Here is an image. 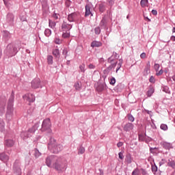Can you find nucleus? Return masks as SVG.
Returning <instances> with one entry per match:
<instances>
[{
  "label": "nucleus",
  "mask_w": 175,
  "mask_h": 175,
  "mask_svg": "<svg viewBox=\"0 0 175 175\" xmlns=\"http://www.w3.org/2000/svg\"><path fill=\"white\" fill-rule=\"evenodd\" d=\"M106 10V7L104 5L103 3L99 4V11L101 12V13H103Z\"/></svg>",
  "instance_id": "nucleus-38"
},
{
  "label": "nucleus",
  "mask_w": 175,
  "mask_h": 175,
  "mask_svg": "<svg viewBox=\"0 0 175 175\" xmlns=\"http://www.w3.org/2000/svg\"><path fill=\"white\" fill-rule=\"evenodd\" d=\"M107 2L109 3V6H113V5H114V0H107Z\"/></svg>",
  "instance_id": "nucleus-61"
},
{
  "label": "nucleus",
  "mask_w": 175,
  "mask_h": 175,
  "mask_svg": "<svg viewBox=\"0 0 175 175\" xmlns=\"http://www.w3.org/2000/svg\"><path fill=\"white\" fill-rule=\"evenodd\" d=\"M132 161H133V157H132L131 153L127 154L125 157L126 163H127V165H131V163H132Z\"/></svg>",
  "instance_id": "nucleus-18"
},
{
  "label": "nucleus",
  "mask_w": 175,
  "mask_h": 175,
  "mask_svg": "<svg viewBox=\"0 0 175 175\" xmlns=\"http://www.w3.org/2000/svg\"><path fill=\"white\" fill-rule=\"evenodd\" d=\"M118 155L120 159H124V154L122 152H119Z\"/></svg>",
  "instance_id": "nucleus-63"
},
{
  "label": "nucleus",
  "mask_w": 175,
  "mask_h": 175,
  "mask_svg": "<svg viewBox=\"0 0 175 175\" xmlns=\"http://www.w3.org/2000/svg\"><path fill=\"white\" fill-rule=\"evenodd\" d=\"M154 70L156 72H158L159 70V68H161V66L159 65V64L155 63L154 66Z\"/></svg>",
  "instance_id": "nucleus-51"
},
{
  "label": "nucleus",
  "mask_w": 175,
  "mask_h": 175,
  "mask_svg": "<svg viewBox=\"0 0 175 175\" xmlns=\"http://www.w3.org/2000/svg\"><path fill=\"white\" fill-rule=\"evenodd\" d=\"M4 144L6 147H13L14 146V141L13 139H6Z\"/></svg>",
  "instance_id": "nucleus-22"
},
{
  "label": "nucleus",
  "mask_w": 175,
  "mask_h": 175,
  "mask_svg": "<svg viewBox=\"0 0 175 175\" xmlns=\"http://www.w3.org/2000/svg\"><path fill=\"white\" fill-rule=\"evenodd\" d=\"M149 81L150 83H155V77H154V76H151L149 79Z\"/></svg>",
  "instance_id": "nucleus-59"
},
{
  "label": "nucleus",
  "mask_w": 175,
  "mask_h": 175,
  "mask_svg": "<svg viewBox=\"0 0 175 175\" xmlns=\"http://www.w3.org/2000/svg\"><path fill=\"white\" fill-rule=\"evenodd\" d=\"M94 33H96V35H99L100 33V27H95Z\"/></svg>",
  "instance_id": "nucleus-49"
},
{
  "label": "nucleus",
  "mask_w": 175,
  "mask_h": 175,
  "mask_svg": "<svg viewBox=\"0 0 175 175\" xmlns=\"http://www.w3.org/2000/svg\"><path fill=\"white\" fill-rule=\"evenodd\" d=\"M84 152H85V148L83 146H80L78 149V154L82 155V154H84Z\"/></svg>",
  "instance_id": "nucleus-33"
},
{
  "label": "nucleus",
  "mask_w": 175,
  "mask_h": 175,
  "mask_svg": "<svg viewBox=\"0 0 175 175\" xmlns=\"http://www.w3.org/2000/svg\"><path fill=\"white\" fill-rule=\"evenodd\" d=\"M89 69H95L96 66L93 64H90L88 65Z\"/></svg>",
  "instance_id": "nucleus-62"
},
{
  "label": "nucleus",
  "mask_w": 175,
  "mask_h": 175,
  "mask_svg": "<svg viewBox=\"0 0 175 175\" xmlns=\"http://www.w3.org/2000/svg\"><path fill=\"white\" fill-rule=\"evenodd\" d=\"M31 87L34 90H36L38 88H42V85H40V79H33L31 81Z\"/></svg>",
  "instance_id": "nucleus-12"
},
{
  "label": "nucleus",
  "mask_w": 175,
  "mask_h": 175,
  "mask_svg": "<svg viewBox=\"0 0 175 175\" xmlns=\"http://www.w3.org/2000/svg\"><path fill=\"white\" fill-rule=\"evenodd\" d=\"M116 66H117V62L111 63V65L107 68V70H111V69L116 68Z\"/></svg>",
  "instance_id": "nucleus-39"
},
{
  "label": "nucleus",
  "mask_w": 175,
  "mask_h": 175,
  "mask_svg": "<svg viewBox=\"0 0 175 175\" xmlns=\"http://www.w3.org/2000/svg\"><path fill=\"white\" fill-rule=\"evenodd\" d=\"M99 27L100 28H103V29H106V28H107V22L106 21V18L103 17L102 20L99 23Z\"/></svg>",
  "instance_id": "nucleus-16"
},
{
  "label": "nucleus",
  "mask_w": 175,
  "mask_h": 175,
  "mask_svg": "<svg viewBox=\"0 0 175 175\" xmlns=\"http://www.w3.org/2000/svg\"><path fill=\"white\" fill-rule=\"evenodd\" d=\"M48 149L51 152H53V154H58L64 150V146L61 144H58L57 143V140L51 137L50 138V142L48 144Z\"/></svg>",
  "instance_id": "nucleus-3"
},
{
  "label": "nucleus",
  "mask_w": 175,
  "mask_h": 175,
  "mask_svg": "<svg viewBox=\"0 0 175 175\" xmlns=\"http://www.w3.org/2000/svg\"><path fill=\"white\" fill-rule=\"evenodd\" d=\"M59 157L55 155H50L46 158L45 163L48 167H54V163L57 162Z\"/></svg>",
  "instance_id": "nucleus-6"
},
{
  "label": "nucleus",
  "mask_w": 175,
  "mask_h": 175,
  "mask_svg": "<svg viewBox=\"0 0 175 175\" xmlns=\"http://www.w3.org/2000/svg\"><path fill=\"white\" fill-rule=\"evenodd\" d=\"M54 42L56 44H61V43H62V42L59 38H55Z\"/></svg>",
  "instance_id": "nucleus-52"
},
{
  "label": "nucleus",
  "mask_w": 175,
  "mask_h": 175,
  "mask_svg": "<svg viewBox=\"0 0 175 175\" xmlns=\"http://www.w3.org/2000/svg\"><path fill=\"white\" fill-rule=\"evenodd\" d=\"M123 62H124V60H122V59H119V63L118 64V67L116 68V73H118V70L121 69Z\"/></svg>",
  "instance_id": "nucleus-28"
},
{
  "label": "nucleus",
  "mask_w": 175,
  "mask_h": 175,
  "mask_svg": "<svg viewBox=\"0 0 175 175\" xmlns=\"http://www.w3.org/2000/svg\"><path fill=\"white\" fill-rule=\"evenodd\" d=\"M140 174V170H139V168H135L133 172H132V175H139Z\"/></svg>",
  "instance_id": "nucleus-44"
},
{
  "label": "nucleus",
  "mask_w": 175,
  "mask_h": 175,
  "mask_svg": "<svg viewBox=\"0 0 175 175\" xmlns=\"http://www.w3.org/2000/svg\"><path fill=\"white\" fill-rule=\"evenodd\" d=\"M58 173H64L68 169V161L64 157L57 158L56 163L53 164V168Z\"/></svg>",
  "instance_id": "nucleus-1"
},
{
  "label": "nucleus",
  "mask_w": 175,
  "mask_h": 175,
  "mask_svg": "<svg viewBox=\"0 0 175 175\" xmlns=\"http://www.w3.org/2000/svg\"><path fill=\"white\" fill-rule=\"evenodd\" d=\"M152 94H154V88H150L147 92L148 96H152Z\"/></svg>",
  "instance_id": "nucleus-47"
},
{
  "label": "nucleus",
  "mask_w": 175,
  "mask_h": 175,
  "mask_svg": "<svg viewBox=\"0 0 175 175\" xmlns=\"http://www.w3.org/2000/svg\"><path fill=\"white\" fill-rule=\"evenodd\" d=\"M3 131H5V122L0 118V132H3Z\"/></svg>",
  "instance_id": "nucleus-29"
},
{
  "label": "nucleus",
  "mask_w": 175,
  "mask_h": 175,
  "mask_svg": "<svg viewBox=\"0 0 175 175\" xmlns=\"http://www.w3.org/2000/svg\"><path fill=\"white\" fill-rule=\"evenodd\" d=\"M0 160L3 161V162H8V161H9V156L5 152L0 153Z\"/></svg>",
  "instance_id": "nucleus-21"
},
{
  "label": "nucleus",
  "mask_w": 175,
  "mask_h": 175,
  "mask_svg": "<svg viewBox=\"0 0 175 175\" xmlns=\"http://www.w3.org/2000/svg\"><path fill=\"white\" fill-rule=\"evenodd\" d=\"M17 53H18V50L14 44H9L4 51V54L9 57H14Z\"/></svg>",
  "instance_id": "nucleus-5"
},
{
  "label": "nucleus",
  "mask_w": 175,
  "mask_h": 175,
  "mask_svg": "<svg viewBox=\"0 0 175 175\" xmlns=\"http://www.w3.org/2000/svg\"><path fill=\"white\" fill-rule=\"evenodd\" d=\"M85 17H88L90 16H94V14H92V8H91V5H90L89 4L86 5L85 7Z\"/></svg>",
  "instance_id": "nucleus-13"
},
{
  "label": "nucleus",
  "mask_w": 175,
  "mask_h": 175,
  "mask_svg": "<svg viewBox=\"0 0 175 175\" xmlns=\"http://www.w3.org/2000/svg\"><path fill=\"white\" fill-rule=\"evenodd\" d=\"M162 90L165 94H170V89L167 86H163Z\"/></svg>",
  "instance_id": "nucleus-40"
},
{
  "label": "nucleus",
  "mask_w": 175,
  "mask_h": 175,
  "mask_svg": "<svg viewBox=\"0 0 175 175\" xmlns=\"http://www.w3.org/2000/svg\"><path fill=\"white\" fill-rule=\"evenodd\" d=\"M127 118L131 122H133V121H135V118L133 117V116H132V114H129L127 116Z\"/></svg>",
  "instance_id": "nucleus-46"
},
{
  "label": "nucleus",
  "mask_w": 175,
  "mask_h": 175,
  "mask_svg": "<svg viewBox=\"0 0 175 175\" xmlns=\"http://www.w3.org/2000/svg\"><path fill=\"white\" fill-rule=\"evenodd\" d=\"M107 85H106V83H98L97 86L96 87V91L98 92H102L103 91H105V90H107Z\"/></svg>",
  "instance_id": "nucleus-11"
},
{
  "label": "nucleus",
  "mask_w": 175,
  "mask_h": 175,
  "mask_svg": "<svg viewBox=\"0 0 175 175\" xmlns=\"http://www.w3.org/2000/svg\"><path fill=\"white\" fill-rule=\"evenodd\" d=\"M53 55H48L47 56V62L49 64V65H53Z\"/></svg>",
  "instance_id": "nucleus-31"
},
{
  "label": "nucleus",
  "mask_w": 175,
  "mask_h": 175,
  "mask_svg": "<svg viewBox=\"0 0 175 175\" xmlns=\"http://www.w3.org/2000/svg\"><path fill=\"white\" fill-rule=\"evenodd\" d=\"M79 69L82 73H84L85 72V64H82L79 66Z\"/></svg>",
  "instance_id": "nucleus-48"
},
{
  "label": "nucleus",
  "mask_w": 175,
  "mask_h": 175,
  "mask_svg": "<svg viewBox=\"0 0 175 175\" xmlns=\"http://www.w3.org/2000/svg\"><path fill=\"white\" fill-rule=\"evenodd\" d=\"M6 106V101L3 100H0V113L3 114L5 113V107Z\"/></svg>",
  "instance_id": "nucleus-17"
},
{
  "label": "nucleus",
  "mask_w": 175,
  "mask_h": 175,
  "mask_svg": "<svg viewBox=\"0 0 175 175\" xmlns=\"http://www.w3.org/2000/svg\"><path fill=\"white\" fill-rule=\"evenodd\" d=\"M111 57H113V58H114V59H117L118 58L120 57V56H118V54H117V53L113 52Z\"/></svg>",
  "instance_id": "nucleus-57"
},
{
  "label": "nucleus",
  "mask_w": 175,
  "mask_h": 175,
  "mask_svg": "<svg viewBox=\"0 0 175 175\" xmlns=\"http://www.w3.org/2000/svg\"><path fill=\"white\" fill-rule=\"evenodd\" d=\"M51 121L50 118H46L43 120L41 127L42 132H51Z\"/></svg>",
  "instance_id": "nucleus-7"
},
{
  "label": "nucleus",
  "mask_w": 175,
  "mask_h": 175,
  "mask_svg": "<svg viewBox=\"0 0 175 175\" xmlns=\"http://www.w3.org/2000/svg\"><path fill=\"white\" fill-rule=\"evenodd\" d=\"M3 38L5 40V42H8V40H9V39H10V33H9L8 31H5L3 33Z\"/></svg>",
  "instance_id": "nucleus-26"
},
{
  "label": "nucleus",
  "mask_w": 175,
  "mask_h": 175,
  "mask_svg": "<svg viewBox=\"0 0 175 175\" xmlns=\"http://www.w3.org/2000/svg\"><path fill=\"white\" fill-rule=\"evenodd\" d=\"M102 43L99 41H92L91 43V47H101Z\"/></svg>",
  "instance_id": "nucleus-24"
},
{
  "label": "nucleus",
  "mask_w": 175,
  "mask_h": 175,
  "mask_svg": "<svg viewBox=\"0 0 175 175\" xmlns=\"http://www.w3.org/2000/svg\"><path fill=\"white\" fill-rule=\"evenodd\" d=\"M160 129L164 131H167V129H169V128L167 127V124H161L160 126Z\"/></svg>",
  "instance_id": "nucleus-37"
},
{
  "label": "nucleus",
  "mask_w": 175,
  "mask_h": 175,
  "mask_svg": "<svg viewBox=\"0 0 175 175\" xmlns=\"http://www.w3.org/2000/svg\"><path fill=\"white\" fill-rule=\"evenodd\" d=\"M140 5L142 8H148V0H141Z\"/></svg>",
  "instance_id": "nucleus-27"
},
{
  "label": "nucleus",
  "mask_w": 175,
  "mask_h": 175,
  "mask_svg": "<svg viewBox=\"0 0 175 175\" xmlns=\"http://www.w3.org/2000/svg\"><path fill=\"white\" fill-rule=\"evenodd\" d=\"M14 170L17 173V174H21V169L20 167H16V166H14Z\"/></svg>",
  "instance_id": "nucleus-50"
},
{
  "label": "nucleus",
  "mask_w": 175,
  "mask_h": 175,
  "mask_svg": "<svg viewBox=\"0 0 175 175\" xmlns=\"http://www.w3.org/2000/svg\"><path fill=\"white\" fill-rule=\"evenodd\" d=\"M151 170L154 174H155L158 172V167L154 164L152 165Z\"/></svg>",
  "instance_id": "nucleus-36"
},
{
  "label": "nucleus",
  "mask_w": 175,
  "mask_h": 175,
  "mask_svg": "<svg viewBox=\"0 0 175 175\" xmlns=\"http://www.w3.org/2000/svg\"><path fill=\"white\" fill-rule=\"evenodd\" d=\"M133 124L129 122L124 126L123 129L125 132H131L133 129Z\"/></svg>",
  "instance_id": "nucleus-15"
},
{
  "label": "nucleus",
  "mask_w": 175,
  "mask_h": 175,
  "mask_svg": "<svg viewBox=\"0 0 175 175\" xmlns=\"http://www.w3.org/2000/svg\"><path fill=\"white\" fill-rule=\"evenodd\" d=\"M111 85H114L116 84V78L112 77L109 81Z\"/></svg>",
  "instance_id": "nucleus-56"
},
{
  "label": "nucleus",
  "mask_w": 175,
  "mask_h": 175,
  "mask_svg": "<svg viewBox=\"0 0 175 175\" xmlns=\"http://www.w3.org/2000/svg\"><path fill=\"white\" fill-rule=\"evenodd\" d=\"M52 17L53 18H54L55 20H58L59 17V14H57V13H53L52 14Z\"/></svg>",
  "instance_id": "nucleus-55"
},
{
  "label": "nucleus",
  "mask_w": 175,
  "mask_h": 175,
  "mask_svg": "<svg viewBox=\"0 0 175 175\" xmlns=\"http://www.w3.org/2000/svg\"><path fill=\"white\" fill-rule=\"evenodd\" d=\"M52 54L53 55H54V57H55V58H57V59H59V57L61 55V54L59 53V49H53Z\"/></svg>",
  "instance_id": "nucleus-23"
},
{
  "label": "nucleus",
  "mask_w": 175,
  "mask_h": 175,
  "mask_svg": "<svg viewBox=\"0 0 175 175\" xmlns=\"http://www.w3.org/2000/svg\"><path fill=\"white\" fill-rule=\"evenodd\" d=\"M34 151V156L36 157V158H39V157L42 155V153H40V152H39L38 149H35Z\"/></svg>",
  "instance_id": "nucleus-43"
},
{
  "label": "nucleus",
  "mask_w": 175,
  "mask_h": 175,
  "mask_svg": "<svg viewBox=\"0 0 175 175\" xmlns=\"http://www.w3.org/2000/svg\"><path fill=\"white\" fill-rule=\"evenodd\" d=\"M115 59H114L113 57V56H111L110 57L108 58L107 62H108V64H113L112 62H113Z\"/></svg>",
  "instance_id": "nucleus-53"
},
{
  "label": "nucleus",
  "mask_w": 175,
  "mask_h": 175,
  "mask_svg": "<svg viewBox=\"0 0 175 175\" xmlns=\"http://www.w3.org/2000/svg\"><path fill=\"white\" fill-rule=\"evenodd\" d=\"M67 19L69 23H76L79 21V14L77 12H72L68 15Z\"/></svg>",
  "instance_id": "nucleus-9"
},
{
  "label": "nucleus",
  "mask_w": 175,
  "mask_h": 175,
  "mask_svg": "<svg viewBox=\"0 0 175 175\" xmlns=\"http://www.w3.org/2000/svg\"><path fill=\"white\" fill-rule=\"evenodd\" d=\"M140 58H142V59H144V58H146V53H142L140 55Z\"/></svg>",
  "instance_id": "nucleus-64"
},
{
  "label": "nucleus",
  "mask_w": 175,
  "mask_h": 175,
  "mask_svg": "<svg viewBox=\"0 0 175 175\" xmlns=\"http://www.w3.org/2000/svg\"><path fill=\"white\" fill-rule=\"evenodd\" d=\"M74 87L77 91H80L81 90V83L79 82H77L75 83Z\"/></svg>",
  "instance_id": "nucleus-32"
},
{
  "label": "nucleus",
  "mask_w": 175,
  "mask_h": 175,
  "mask_svg": "<svg viewBox=\"0 0 175 175\" xmlns=\"http://www.w3.org/2000/svg\"><path fill=\"white\" fill-rule=\"evenodd\" d=\"M24 99H26L28 102L32 103L35 100V96L33 94H27V95H25L23 96Z\"/></svg>",
  "instance_id": "nucleus-14"
},
{
  "label": "nucleus",
  "mask_w": 175,
  "mask_h": 175,
  "mask_svg": "<svg viewBox=\"0 0 175 175\" xmlns=\"http://www.w3.org/2000/svg\"><path fill=\"white\" fill-rule=\"evenodd\" d=\"M115 88H116V90L118 91V92H121V91H122V88H124V85L120 83Z\"/></svg>",
  "instance_id": "nucleus-34"
},
{
  "label": "nucleus",
  "mask_w": 175,
  "mask_h": 175,
  "mask_svg": "<svg viewBox=\"0 0 175 175\" xmlns=\"http://www.w3.org/2000/svg\"><path fill=\"white\" fill-rule=\"evenodd\" d=\"M162 146L165 150H171V148H173V144L170 142H163Z\"/></svg>",
  "instance_id": "nucleus-19"
},
{
  "label": "nucleus",
  "mask_w": 175,
  "mask_h": 175,
  "mask_svg": "<svg viewBox=\"0 0 175 175\" xmlns=\"http://www.w3.org/2000/svg\"><path fill=\"white\" fill-rule=\"evenodd\" d=\"M44 35L47 38H49V36H51V29H46L45 31H44Z\"/></svg>",
  "instance_id": "nucleus-35"
},
{
  "label": "nucleus",
  "mask_w": 175,
  "mask_h": 175,
  "mask_svg": "<svg viewBox=\"0 0 175 175\" xmlns=\"http://www.w3.org/2000/svg\"><path fill=\"white\" fill-rule=\"evenodd\" d=\"M68 51H69V49H68V48H66V47L64 48L62 54H63V55L65 56V58H66V57H68Z\"/></svg>",
  "instance_id": "nucleus-41"
},
{
  "label": "nucleus",
  "mask_w": 175,
  "mask_h": 175,
  "mask_svg": "<svg viewBox=\"0 0 175 175\" xmlns=\"http://www.w3.org/2000/svg\"><path fill=\"white\" fill-rule=\"evenodd\" d=\"M141 172L142 175H148V172L144 168H141Z\"/></svg>",
  "instance_id": "nucleus-54"
},
{
  "label": "nucleus",
  "mask_w": 175,
  "mask_h": 175,
  "mask_svg": "<svg viewBox=\"0 0 175 175\" xmlns=\"http://www.w3.org/2000/svg\"><path fill=\"white\" fill-rule=\"evenodd\" d=\"M49 25L50 28L54 29V28H55L56 23L53 21L49 19Z\"/></svg>",
  "instance_id": "nucleus-30"
},
{
  "label": "nucleus",
  "mask_w": 175,
  "mask_h": 175,
  "mask_svg": "<svg viewBox=\"0 0 175 175\" xmlns=\"http://www.w3.org/2000/svg\"><path fill=\"white\" fill-rule=\"evenodd\" d=\"M72 28H73V25L68 23V21H63L62 24V32H69Z\"/></svg>",
  "instance_id": "nucleus-8"
},
{
  "label": "nucleus",
  "mask_w": 175,
  "mask_h": 175,
  "mask_svg": "<svg viewBox=\"0 0 175 175\" xmlns=\"http://www.w3.org/2000/svg\"><path fill=\"white\" fill-rule=\"evenodd\" d=\"M5 21L8 25H14V14H13L12 12L8 13L6 15Z\"/></svg>",
  "instance_id": "nucleus-10"
},
{
  "label": "nucleus",
  "mask_w": 175,
  "mask_h": 175,
  "mask_svg": "<svg viewBox=\"0 0 175 175\" xmlns=\"http://www.w3.org/2000/svg\"><path fill=\"white\" fill-rule=\"evenodd\" d=\"M150 68L151 65H150V62H148L144 70V73L146 75V76H147L150 72Z\"/></svg>",
  "instance_id": "nucleus-20"
},
{
  "label": "nucleus",
  "mask_w": 175,
  "mask_h": 175,
  "mask_svg": "<svg viewBox=\"0 0 175 175\" xmlns=\"http://www.w3.org/2000/svg\"><path fill=\"white\" fill-rule=\"evenodd\" d=\"M139 142H144V140H145V137H144V135H139Z\"/></svg>",
  "instance_id": "nucleus-58"
},
{
  "label": "nucleus",
  "mask_w": 175,
  "mask_h": 175,
  "mask_svg": "<svg viewBox=\"0 0 175 175\" xmlns=\"http://www.w3.org/2000/svg\"><path fill=\"white\" fill-rule=\"evenodd\" d=\"M62 38H69L70 36V33L69 31H64L62 33Z\"/></svg>",
  "instance_id": "nucleus-42"
},
{
  "label": "nucleus",
  "mask_w": 175,
  "mask_h": 175,
  "mask_svg": "<svg viewBox=\"0 0 175 175\" xmlns=\"http://www.w3.org/2000/svg\"><path fill=\"white\" fill-rule=\"evenodd\" d=\"M38 128H39V124H36L35 126L29 129L27 131H23L21 133V137L23 139V140H27L28 137H32L35 134V132L38 131Z\"/></svg>",
  "instance_id": "nucleus-4"
},
{
  "label": "nucleus",
  "mask_w": 175,
  "mask_h": 175,
  "mask_svg": "<svg viewBox=\"0 0 175 175\" xmlns=\"http://www.w3.org/2000/svg\"><path fill=\"white\" fill-rule=\"evenodd\" d=\"M41 3H42V7L43 8L47 7V0H40Z\"/></svg>",
  "instance_id": "nucleus-45"
},
{
  "label": "nucleus",
  "mask_w": 175,
  "mask_h": 175,
  "mask_svg": "<svg viewBox=\"0 0 175 175\" xmlns=\"http://www.w3.org/2000/svg\"><path fill=\"white\" fill-rule=\"evenodd\" d=\"M167 165L172 169H175V161L172 159H168Z\"/></svg>",
  "instance_id": "nucleus-25"
},
{
  "label": "nucleus",
  "mask_w": 175,
  "mask_h": 175,
  "mask_svg": "<svg viewBox=\"0 0 175 175\" xmlns=\"http://www.w3.org/2000/svg\"><path fill=\"white\" fill-rule=\"evenodd\" d=\"M161 75H163V70L161 69L158 72H157L156 75L157 76H161Z\"/></svg>",
  "instance_id": "nucleus-60"
},
{
  "label": "nucleus",
  "mask_w": 175,
  "mask_h": 175,
  "mask_svg": "<svg viewBox=\"0 0 175 175\" xmlns=\"http://www.w3.org/2000/svg\"><path fill=\"white\" fill-rule=\"evenodd\" d=\"M14 103V92H12L10 98L8 103L7 111L5 113V117L8 121H10L12 118H13V112L14 111V109L13 108Z\"/></svg>",
  "instance_id": "nucleus-2"
}]
</instances>
